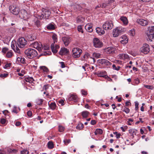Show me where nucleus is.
I'll use <instances>...</instances> for the list:
<instances>
[{
	"mask_svg": "<svg viewBox=\"0 0 154 154\" xmlns=\"http://www.w3.org/2000/svg\"><path fill=\"white\" fill-rule=\"evenodd\" d=\"M14 51L18 53H20V50L17 46L16 47L15 50Z\"/></svg>",
	"mask_w": 154,
	"mask_h": 154,
	"instance_id": "57",
	"label": "nucleus"
},
{
	"mask_svg": "<svg viewBox=\"0 0 154 154\" xmlns=\"http://www.w3.org/2000/svg\"><path fill=\"white\" fill-rule=\"evenodd\" d=\"M123 111L125 112L126 113H128L130 112V109L129 108L125 107L124 108V109L123 110Z\"/></svg>",
	"mask_w": 154,
	"mask_h": 154,
	"instance_id": "49",
	"label": "nucleus"
},
{
	"mask_svg": "<svg viewBox=\"0 0 154 154\" xmlns=\"http://www.w3.org/2000/svg\"><path fill=\"white\" fill-rule=\"evenodd\" d=\"M49 49V45H48L47 44H45L44 45V46L42 45V47H41V51H42V50L44 51L45 50H48Z\"/></svg>",
	"mask_w": 154,
	"mask_h": 154,
	"instance_id": "27",
	"label": "nucleus"
},
{
	"mask_svg": "<svg viewBox=\"0 0 154 154\" xmlns=\"http://www.w3.org/2000/svg\"><path fill=\"white\" fill-rule=\"evenodd\" d=\"M92 27V24L88 23L85 26V28L88 32H91L93 31Z\"/></svg>",
	"mask_w": 154,
	"mask_h": 154,
	"instance_id": "16",
	"label": "nucleus"
},
{
	"mask_svg": "<svg viewBox=\"0 0 154 154\" xmlns=\"http://www.w3.org/2000/svg\"><path fill=\"white\" fill-rule=\"evenodd\" d=\"M17 43L18 47L23 48L26 45L27 41L24 38L22 37L19 38Z\"/></svg>",
	"mask_w": 154,
	"mask_h": 154,
	"instance_id": "5",
	"label": "nucleus"
},
{
	"mask_svg": "<svg viewBox=\"0 0 154 154\" xmlns=\"http://www.w3.org/2000/svg\"><path fill=\"white\" fill-rule=\"evenodd\" d=\"M78 30L79 32L83 33V31L82 28V26L81 25L78 26Z\"/></svg>",
	"mask_w": 154,
	"mask_h": 154,
	"instance_id": "46",
	"label": "nucleus"
},
{
	"mask_svg": "<svg viewBox=\"0 0 154 154\" xmlns=\"http://www.w3.org/2000/svg\"><path fill=\"white\" fill-rule=\"evenodd\" d=\"M11 64V63H7L4 66V68L6 69L8 67H10Z\"/></svg>",
	"mask_w": 154,
	"mask_h": 154,
	"instance_id": "61",
	"label": "nucleus"
},
{
	"mask_svg": "<svg viewBox=\"0 0 154 154\" xmlns=\"http://www.w3.org/2000/svg\"><path fill=\"white\" fill-rule=\"evenodd\" d=\"M46 28L49 30H54L55 29V26L54 25L51 23L49 24L47 26Z\"/></svg>",
	"mask_w": 154,
	"mask_h": 154,
	"instance_id": "30",
	"label": "nucleus"
},
{
	"mask_svg": "<svg viewBox=\"0 0 154 154\" xmlns=\"http://www.w3.org/2000/svg\"><path fill=\"white\" fill-rule=\"evenodd\" d=\"M96 32L99 35H103L105 33L104 30L99 27L96 28Z\"/></svg>",
	"mask_w": 154,
	"mask_h": 154,
	"instance_id": "22",
	"label": "nucleus"
},
{
	"mask_svg": "<svg viewBox=\"0 0 154 154\" xmlns=\"http://www.w3.org/2000/svg\"><path fill=\"white\" fill-rule=\"evenodd\" d=\"M17 46L16 42L15 41H13L11 43V47L12 49L14 50H15L16 47Z\"/></svg>",
	"mask_w": 154,
	"mask_h": 154,
	"instance_id": "33",
	"label": "nucleus"
},
{
	"mask_svg": "<svg viewBox=\"0 0 154 154\" xmlns=\"http://www.w3.org/2000/svg\"><path fill=\"white\" fill-rule=\"evenodd\" d=\"M124 31V30L120 27H117L113 30L112 33L113 36L116 37L122 33V32Z\"/></svg>",
	"mask_w": 154,
	"mask_h": 154,
	"instance_id": "7",
	"label": "nucleus"
},
{
	"mask_svg": "<svg viewBox=\"0 0 154 154\" xmlns=\"http://www.w3.org/2000/svg\"><path fill=\"white\" fill-rule=\"evenodd\" d=\"M124 59H127L129 58L128 55L127 54H123Z\"/></svg>",
	"mask_w": 154,
	"mask_h": 154,
	"instance_id": "63",
	"label": "nucleus"
},
{
	"mask_svg": "<svg viewBox=\"0 0 154 154\" xmlns=\"http://www.w3.org/2000/svg\"><path fill=\"white\" fill-rule=\"evenodd\" d=\"M60 63L61 64V68H63L65 67V65L64 63L63 62H60Z\"/></svg>",
	"mask_w": 154,
	"mask_h": 154,
	"instance_id": "64",
	"label": "nucleus"
},
{
	"mask_svg": "<svg viewBox=\"0 0 154 154\" xmlns=\"http://www.w3.org/2000/svg\"><path fill=\"white\" fill-rule=\"evenodd\" d=\"M27 13L26 11L24 9L21 10L20 13V16H22L24 18H26L27 16Z\"/></svg>",
	"mask_w": 154,
	"mask_h": 154,
	"instance_id": "20",
	"label": "nucleus"
},
{
	"mask_svg": "<svg viewBox=\"0 0 154 154\" xmlns=\"http://www.w3.org/2000/svg\"><path fill=\"white\" fill-rule=\"evenodd\" d=\"M140 51L145 54L148 53L149 51V45L146 44H143V46L140 48Z\"/></svg>",
	"mask_w": 154,
	"mask_h": 154,
	"instance_id": "9",
	"label": "nucleus"
},
{
	"mask_svg": "<svg viewBox=\"0 0 154 154\" xmlns=\"http://www.w3.org/2000/svg\"><path fill=\"white\" fill-rule=\"evenodd\" d=\"M43 101L44 100L43 99H38L37 100L36 103L38 105H41L42 104Z\"/></svg>",
	"mask_w": 154,
	"mask_h": 154,
	"instance_id": "40",
	"label": "nucleus"
},
{
	"mask_svg": "<svg viewBox=\"0 0 154 154\" xmlns=\"http://www.w3.org/2000/svg\"><path fill=\"white\" fill-rule=\"evenodd\" d=\"M41 68L43 70V71L45 72H47L49 71L48 68L45 66H42L41 67Z\"/></svg>",
	"mask_w": 154,
	"mask_h": 154,
	"instance_id": "47",
	"label": "nucleus"
},
{
	"mask_svg": "<svg viewBox=\"0 0 154 154\" xmlns=\"http://www.w3.org/2000/svg\"><path fill=\"white\" fill-rule=\"evenodd\" d=\"M93 54L94 56L97 58H98L100 57V54L99 53H94Z\"/></svg>",
	"mask_w": 154,
	"mask_h": 154,
	"instance_id": "44",
	"label": "nucleus"
},
{
	"mask_svg": "<svg viewBox=\"0 0 154 154\" xmlns=\"http://www.w3.org/2000/svg\"><path fill=\"white\" fill-rule=\"evenodd\" d=\"M105 72H101L98 73V75L99 76L104 77L105 76Z\"/></svg>",
	"mask_w": 154,
	"mask_h": 154,
	"instance_id": "39",
	"label": "nucleus"
},
{
	"mask_svg": "<svg viewBox=\"0 0 154 154\" xmlns=\"http://www.w3.org/2000/svg\"><path fill=\"white\" fill-rule=\"evenodd\" d=\"M137 131V130H136L132 129H130L129 130V133L133 137L132 138H134V135H136Z\"/></svg>",
	"mask_w": 154,
	"mask_h": 154,
	"instance_id": "24",
	"label": "nucleus"
},
{
	"mask_svg": "<svg viewBox=\"0 0 154 154\" xmlns=\"http://www.w3.org/2000/svg\"><path fill=\"white\" fill-rule=\"evenodd\" d=\"M21 154H29V152L26 150H24L21 152Z\"/></svg>",
	"mask_w": 154,
	"mask_h": 154,
	"instance_id": "52",
	"label": "nucleus"
},
{
	"mask_svg": "<svg viewBox=\"0 0 154 154\" xmlns=\"http://www.w3.org/2000/svg\"><path fill=\"white\" fill-rule=\"evenodd\" d=\"M62 40L66 46L68 45L70 42L69 38L67 37L62 38Z\"/></svg>",
	"mask_w": 154,
	"mask_h": 154,
	"instance_id": "19",
	"label": "nucleus"
},
{
	"mask_svg": "<svg viewBox=\"0 0 154 154\" xmlns=\"http://www.w3.org/2000/svg\"><path fill=\"white\" fill-rule=\"evenodd\" d=\"M85 18L81 16H79L77 18L76 21L78 23H82L84 20Z\"/></svg>",
	"mask_w": 154,
	"mask_h": 154,
	"instance_id": "26",
	"label": "nucleus"
},
{
	"mask_svg": "<svg viewBox=\"0 0 154 154\" xmlns=\"http://www.w3.org/2000/svg\"><path fill=\"white\" fill-rule=\"evenodd\" d=\"M147 39L150 41L154 40V26L149 27L146 33Z\"/></svg>",
	"mask_w": 154,
	"mask_h": 154,
	"instance_id": "2",
	"label": "nucleus"
},
{
	"mask_svg": "<svg viewBox=\"0 0 154 154\" xmlns=\"http://www.w3.org/2000/svg\"><path fill=\"white\" fill-rule=\"evenodd\" d=\"M68 99L69 101L74 100L76 102L77 101V97L76 95L71 94L69 95Z\"/></svg>",
	"mask_w": 154,
	"mask_h": 154,
	"instance_id": "17",
	"label": "nucleus"
},
{
	"mask_svg": "<svg viewBox=\"0 0 154 154\" xmlns=\"http://www.w3.org/2000/svg\"><path fill=\"white\" fill-rule=\"evenodd\" d=\"M51 54V52L49 51H44L41 54L40 56H47L50 55Z\"/></svg>",
	"mask_w": 154,
	"mask_h": 154,
	"instance_id": "35",
	"label": "nucleus"
},
{
	"mask_svg": "<svg viewBox=\"0 0 154 154\" xmlns=\"http://www.w3.org/2000/svg\"><path fill=\"white\" fill-rule=\"evenodd\" d=\"M116 48L112 47H109L105 49V51L107 54H112L115 53Z\"/></svg>",
	"mask_w": 154,
	"mask_h": 154,
	"instance_id": "12",
	"label": "nucleus"
},
{
	"mask_svg": "<svg viewBox=\"0 0 154 154\" xmlns=\"http://www.w3.org/2000/svg\"><path fill=\"white\" fill-rule=\"evenodd\" d=\"M58 103H59L60 104L61 106H63L64 104V101L63 100H61L59 101Z\"/></svg>",
	"mask_w": 154,
	"mask_h": 154,
	"instance_id": "59",
	"label": "nucleus"
},
{
	"mask_svg": "<svg viewBox=\"0 0 154 154\" xmlns=\"http://www.w3.org/2000/svg\"><path fill=\"white\" fill-rule=\"evenodd\" d=\"M120 19L123 22L124 24L127 25L128 24V19L125 17H120Z\"/></svg>",
	"mask_w": 154,
	"mask_h": 154,
	"instance_id": "21",
	"label": "nucleus"
},
{
	"mask_svg": "<svg viewBox=\"0 0 154 154\" xmlns=\"http://www.w3.org/2000/svg\"><path fill=\"white\" fill-rule=\"evenodd\" d=\"M64 128L62 126H59V131L60 132H62L64 130Z\"/></svg>",
	"mask_w": 154,
	"mask_h": 154,
	"instance_id": "50",
	"label": "nucleus"
},
{
	"mask_svg": "<svg viewBox=\"0 0 154 154\" xmlns=\"http://www.w3.org/2000/svg\"><path fill=\"white\" fill-rule=\"evenodd\" d=\"M94 45L95 48H100L102 46V43L97 38H94L93 40Z\"/></svg>",
	"mask_w": 154,
	"mask_h": 154,
	"instance_id": "10",
	"label": "nucleus"
},
{
	"mask_svg": "<svg viewBox=\"0 0 154 154\" xmlns=\"http://www.w3.org/2000/svg\"><path fill=\"white\" fill-rule=\"evenodd\" d=\"M26 38L27 40L29 41H33L36 39V37L32 35H27Z\"/></svg>",
	"mask_w": 154,
	"mask_h": 154,
	"instance_id": "18",
	"label": "nucleus"
},
{
	"mask_svg": "<svg viewBox=\"0 0 154 154\" xmlns=\"http://www.w3.org/2000/svg\"><path fill=\"white\" fill-rule=\"evenodd\" d=\"M33 47L37 49L39 51H41L42 44L38 43L37 42H35L32 43Z\"/></svg>",
	"mask_w": 154,
	"mask_h": 154,
	"instance_id": "14",
	"label": "nucleus"
},
{
	"mask_svg": "<svg viewBox=\"0 0 154 154\" xmlns=\"http://www.w3.org/2000/svg\"><path fill=\"white\" fill-rule=\"evenodd\" d=\"M121 43L123 44H126L128 42V39H124L121 41Z\"/></svg>",
	"mask_w": 154,
	"mask_h": 154,
	"instance_id": "51",
	"label": "nucleus"
},
{
	"mask_svg": "<svg viewBox=\"0 0 154 154\" xmlns=\"http://www.w3.org/2000/svg\"><path fill=\"white\" fill-rule=\"evenodd\" d=\"M90 113L89 112L87 111H83L81 112V115L82 116L83 118H87L89 115Z\"/></svg>",
	"mask_w": 154,
	"mask_h": 154,
	"instance_id": "23",
	"label": "nucleus"
},
{
	"mask_svg": "<svg viewBox=\"0 0 154 154\" xmlns=\"http://www.w3.org/2000/svg\"><path fill=\"white\" fill-rule=\"evenodd\" d=\"M49 106L51 108V109L52 110H54L55 109L56 105L55 103H51L50 104L49 103H48Z\"/></svg>",
	"mask_w": 154,
	"mask_h": 154,
	"instance_id": "28",
	"label": "nucleus"
},
{
	"mask_svg": "<svg viewBox=\"0 0 154 154\" xmlns=\"http://www.w3.org/2000/svg\"><path fill=\"white\" fill-rule=\"evenodd\" d=\"M48 88V85H45L43 88V89L46 91Z\"/></svg>",
	"mask_w": 154,
	"mask_h": 154,
	"instance_id": "62",
	"label": "nucleus"
},
{
	"mask_svg": "<svg viewBox=\"0 0 154 154\" xmlns=\"http://www.w3.org/2000/svg\"><path fill=\"white\" fill-rule=\"evenodd\" d=\"M12 56V53L11 52L9 51L7 52L6 54V56L7 57L10 58Z\"/></svg>",
	"mask_w": 154,
	"mask_h": 154,
	"instance_id": "42",
	"label": "nucleus"
},
{
	"mask_svg": "<svg viewBox=\"0 0 154 154\" xmlns=\"http://www.w3.org/2000/svg\"><path fill=\"white\" fill-rule=\"evenodd\" d=\"M34 25L38 28H39L41 26V24L40 21L37 20L34 22Z\"/></svg>",
	"mask_w": 154,
	"mask_h": 154,
	"instance_id": "29",
	"label": "nucleus"
},
{
	"mask_svg": "<svg viewBox=\"0 0 154 154\" xmlns=\"http://www.w3.org/2000/svg\"><path fill=\"white\" fill-rule=\"evenodd\" d=\"M110 4L109 2L104 3L102 4V5H100V7H101L102 8H105L106 6L109 5V4Z\"/></svg>",
	"mask_w": 154,
	"mask_h": 154,
	"instance_id": "38",
	"label": "nucleus"
},
{
	"mask_svg": "<svg viewBox=\"0 0 154 154\" xmlns=\"http://www.w3.org/2000/svg\"><path fill=\"white\" fill-rule=\"evenodd\" d=\"M113 23L111 21H106L103 25V28L107 30L111 29L113 28Z\"/></svg>",
	"mask_w": 154,
	"mask_h": 154,
	"instance_id": "6",
	"label": "nucleus"
},
{
	"mask_svg": "<svg viewBox=\"0 0 154 154\" xmlns=\"http://www.w3.org/2000/svg\"><path fill=\"white\" fill-rule=\"evenodd\" d=\"M82 93V95H86L87 94V91H85L84 90H82L81 91Z\"/></svg>",
	"mask_w": 154,
	"mask_h": 154,
	"instance_id": "53",
	"label": "nucleus"
},
{
	"mask_svg": "<svg viewBox=\"0 0 154 154\" xmlns=\"http://www.w3.org/2000/svg\"><path fill=\"white\" fill-rule=\"evenodd\" d=\"M17 152V150L13 149H8V152L9 153H15Z\"/></svg>",
	"mask_w": 154,
	"mask_h": 154,
	"instance_id": "37",
	"label": "nucleus"
},
{
	"mask_svg": "<svg viewBox=\"0 0 154 154\" xmlns=\"http://www.w3.org/2000/svg\"><path fill=\"white\" fill-rule=\"evenodd\" d=\"M135 109L136 111H137L138 109L139 103L137 101L135 102Z\"/></svg>",
	"mask_w": 154,
	"mask_h": 154,
	"instance_id": "48",
	"label": "nucleus"
},
{
	"mask_svg": "<svg viewBox=\"0 0 154 154\" xmlns=\"http://www.w3.org/2000/svg\"><path fill=\"white\" fill-rule=\"evenodd\" d=\"M63 142L65 145H67L71 142V140L70 139H65L64 140Z\"/></svg>",
	"mask_w": 154,
	"mask_h": 154,
	"instance_id": "43",
	"label": "nucleus"
},
{
	"mask_svg": "<svg viewBox=\"0 0 154 154\" xmlns=\"http://www.w3.org/2000/svg\"><path fill=\"white\" fill-rule=\"evenodd\" d=\"M25 80L26 82H29L31 83L34 81V79L32 77H28L25 78Z\"/></svg>",
	"mask_w": 154,
	"mask_h": 154,
	"instance_id": "31",
	"label": "nucleus"
},
{
	"mask_svg": "<svg viewBox=\"0 0 154 154\" xmlns=\"http://www.w3.org/2000/svg\"><path fill=\"white\" fill-rule=\"evenodd\" d=\"M8 75V74H1L0 75V77L1 78H5L7 77Z\"/></svg>",
	"mask_w": 154,
	"mask_h": 154,
	"instance_id": "60",
	"label": "nucleus"
},
{
	"mask_svg": "<svg viewBox=\"0 0 154 154\" xmlns=\"http://www.w3.org/2000/svg\"><path fill=\"white\" fill-rule=\"evenodd\" d=\"M27 116L29 117H31L32 116V112L30 111H28L27 113Z\"/></svg>",
	"mask_w": 154,
	"mask_h": 154,
	"instance_id": "55",
	"label": "nucleus"
},
{
	"mask_svg": "<svg viewBox=\"0 0 154 154\" xmlns=\"http://www.w3.org/2000/svg\"><path fill=\"white\" fill-rule=\"evenodd\" d=\"M24 53L26 57L30 59H32L38 55L36 51L31 48L26 50Z\"/></svg>",
	"mask_w": 154,
	"mask_h": 154,
	"instance_id": "1",
	"label": "nucleus"
},
{
	"mask_svg": "<svg viewBox=\"0 0 154 154\" xmlns=\"http://www.w3.org/2000/svg\"><path fill=\"white\" fill-rule=\"evenodd\" d=\"M103 133V131L101 129H97L94 132L95 134L97 135V134H101Z\"/></svg>",
	"mask_w": 154,
	"mask_h": 154,
	"instance_id": "34",
	"label": "nucleus"
},
{
	"mask_svg": "<svg viewBox=\"0 0 154 154\" xmlns=\"http://www.w3.org/2000/svg\"><path fill=\"white\" fill-rule=\"evenodd\" d=\"M72 56L74 58L79 57L82 53V51L80 49L76 48H74L72 50Z\"/></svg>",
	"mask_w": 154,
	"mask_h": 154,
	"instance_id": "4",
	"label": "nucleus"
},
{
	"mask_svg": "<svg viewBox=\"0 0 154 154\" xmlns=\"http://www.w3.org/2000/svg\"><path fill=\"white\" fill-rule=\"evenodd\" d=\"M48 146L49 149H52L54 148V144L52 141H49L47 144Z\"/></svg>",
	"mask_w": 154,
	"mask_h": 154,
	"instance_id": "32",
	"label": "nucleus"
},
{
	"mask_svg": "<svg viewBox=\"0 0 154 154\" xmlns=\"http://www.w3.org/2000/svg\"><path fill=\"white\" fill-rule=\"evenodd\" d=\"M20 59L21 62L22 63H24L25 61V59L24 58H18V59Z\"/></svg>",
	"mask_w": 154,
	"mask_h": 154,
	"instance_id": "56",
	"label": "nucleus"
},
{
	"mask_svg": "<svg viewBox=\"0 0 154 154\" xmlns=\"http://www.w3.org/2000/svg\"><path fill=\"white\" fill-rule=\"evenodd\" d=\"M52 38L54 41L53 43H55V42H57V35L55 34H54L52 36Z\"/></svg>",
	"mask_w": 154,
	"mask_h": 154,
	"instance_id": "41",
	"label": "nucleus"
},
{
	"mask_svg": "<svg viewBox=\"0 0 154 154\" xmlns=\"http://www.w3.org/2000/svg\"><path fill=\"white\" fill-rule=\"evenodd\" d=\"M98 61L99 63L105 66L109 67L112 65V63L110 62L105 59H100Z\"/></svg>",
	"mask_w": 154,
	"mask_h": 154,
	"instance_id": "11",
	"label": "nucleus"
},
{
	"mask_svg": "<svg viewBox=\"0 0 154 154\" xmlns=\"http://www.w3.org/2000/svg\"><path fill=\"white\" fill-rule=\"evenodd\" d=\"M51 48L52 52L54 53H56L57 52V50L54 47V43L51 44Z\"/></svg>",
	"mask_w": 154,
	"mask_h": 154,
	"instance_id": "25",
	"label": "nucleus"
},
{
	"mask_svg": "<svg viewBox=\"0 0 154 154\" xmlns=\"http://www.w3.org/2000/svg\"><path fill=\"white\" fill-rule=\"evenodd\" d=\"M42 11L41 15H39L38 17H39L41 20H42L43 18L46 19H48L50 16L51 12L48 10L44 8L42 9Z\"/></svg>",
	"mask_w": 154,
	"mask_h": 154,
	"instance_id": "3",
	"label": "nucleus"
},
{
	"mask_svg": "<svg viewBox=\"0 0 154 154\" xmlns=\"http://www.w3.org/2000/svg\"><path fill=\"white\" fill-rule=\"evenodd\" d=\"M69 52V50L65 48H61L60 51L59 52V54L60 55H63Z\"/></svg>",
	"mask_w": 154,
	"mask_h": 154,
	"instance_id": "15",
	"label": "nucleus"
},
{
	"mask_svg": "<svg viewBox=\"0 0 154 154\" xmlns=\"http://www.w3.org/2000/svg\"><path fill=\"white\" fill-rule=\"evenodd\" d=\"M0 122L1 124H4L6 122V120L4 118L2 119H1Z\"/></svg>",
	"mask_w": 154,
	"mask_h": 154,
	"instance_id": "58",
	"label": "nucleus"
},
{
	"mask_svg": "<svg viewBox=\"0 0 154 154\" xmlns=\"http://www.w3.org/2000/svg\"><path fill=\"white\" fill-rule=\"evenodd\" d=\"M9 8L11 12L15 15L18 14L20 11L18 7H15L14 5L9 6Z\"/></svg>",
	"mask_w": 154,
	"mask_h": 154,
	"instance_id": "8",
	"label": "nucleus"
},
{
	"mask_svg": "<svg viewBox=\"0 0 154 154\" xmlns=\"http://www.w3.org/2000/svg\"><path fill=\"white\" fill-rule=\"evenodd\" d=\"M144 87L147 89L150 90H152L153 88V87L152 86L144 85Z\"/></svg>",
	"mask_w": 154,
	"mask_h": 154,
	"instance_id": "45",
	"label": "nucleus"
},
{
	"mask_svg": "<svg viewBox=\"0 0 154 154\" xmlns=\"http://www.w3.org/2000/svg\"><path fill=\"white\" fill-rule=\"evenodd\" d=\"M137 22L139 24L143 26H145L147 25L149 23L148 21L146 20L143 19H138L137 20Z\"/></svg>",
	"mask_w": 154,
	"mask_h": 154,
	"instance_id": "13",
	"label": "nucleus"
},
{
	"mask_svg": "<svg viewBox=\"0 0 154 154\" xmlns=\"http://www.w3.org/2000/svg\"><path fill=\"white\" fill-rule=\"evenodd\" d=\"M84 127V125L82 123H80L76 127V128L78 129L81 130Z\"/></svg>",
	"mask_w": 154,
	"mask_h": 154,
	"instance_id": "36",
	"label": "nucleus"
},
{
	"mask_svg": "<svg viewBox=\"0 0 154 154\" xmlns=\"http://www.w3.org/2000/svg\"><path fill=\"white\" fill-rule=\"evenodd\" d=\"M8 48H2V52L4 54H5L8 51Z\"/></svg>",
	"mask_w": 154,
	"mask_h": 154,
	"instance_id": "54",
	"label": "nucleus"
}]
</instances>
